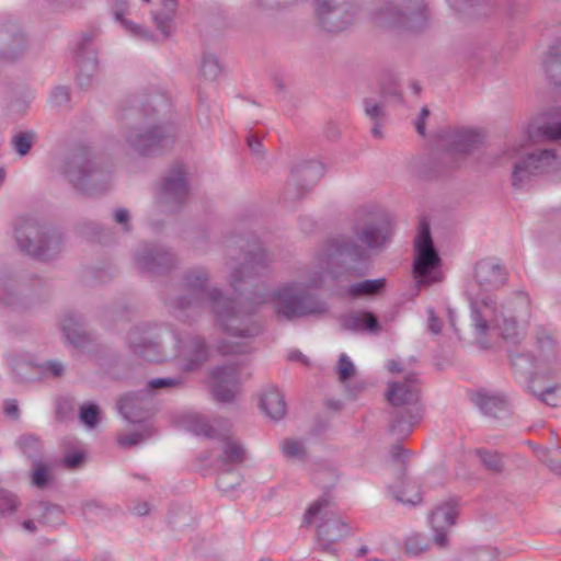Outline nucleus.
Segmentation results:
<instances>
[{"label":"nucleus","mask_w":561,"mask_h":561,"mask_svg":"<svg viewBox=\"0 0 561 561\" xmlns=\"http://www.w3.org/2000/svg\"><path fill=\"white\" fill-rule=\"evenodd\" d=\"M365 249L352 239L340 237L322 245L314 256L313 266L300 271L295 280L282 284L276 290L267 294H254L236 309L234 301L222 296L217 288H206L207 272L202 268L188 271L184 277L185 296L174 300L173 307L187 316L197 313L207 301L215 314L217 325L228 335L252 337L260 333L261 325L253 318L249 306L271 304L277 317L294 320L327 311V304L310 293L319 288L327 275L337 276L334 267L346 261H358Z\"/></svg>","instance_id":"f257e3e1"},{"label":"nucleus","mask_w":561,"mask_h":561,"mask_svg":"<svg viewBox=\"0 0 561 561\" xmlns=\"http://www.w3.org/2000/svg\"><path fill=\"white\" fill-rule=\"evenodd\" d=\"M471 321L479 337L500 335L516 342L525 334L528 301L524 295L499 304L492 295L471 298Z\"/></svg>","instance_id":"f03ea898"},{"label":"nucleus","mask_w":561,"mask_h":561,"mask_svg":"<svg viewBox=\"0 0 561 561\" xmlns=\"http://www.w3.org/2000/svg\"><path fill=\"white\" fill-rule=\"evenodd\" d=\"M147 129L142 133V157L156 156L169 149L174 140V127L164 121L150 122V116L165 118L171 112L170 99L164 94H146L142 102Z\"/></svg>","instance_id":"7ed1b4c3"},{"label":"nucleus","mask_w":561,"mask_h":561,"mask_svg":"<svg viewBox=\"0 0 561 561\" xmlns=\"http://www.w3.org/2000/svg\"><path fill=\"white\" fill-rule=\"evenodd\" d=\"M419 383L414 375H409L402 382H391L387 390V399L393 407L404 408V413L396 416L390 425L391 433L405 437L423 416L419 404Z\"/></svg>","instance_id":"20e7f679"},{"label":"nucleus","mask_w":561,"mask_h":561,"mask_svg":"<svg viewBox=\"0 0 561 561\" xmlns=\"http://www.w3.org/2000/svg\"><path fill=\"white\" fill-rule=\"evenodd\" d=\"M19 247L26 253L46 260L60 251L64 244L62 234L36 219H20L15 228Z\"/></svg>","instance_id":"39448f33"},{"label":"nucleus","mask_w":561,"mask_h":561,"mask_svg":"<svg viewBox=\"0 0 561 561\" xmlns=\"http://www.w3.org/2000/svg\"><path fill=\"white\" fill-rule=\"evenodd\" d=\"M317 520H320L317 526L318 541L324 551H335L334 545L351 533L348 524L335 513L328 497L318 499L310 504L305 513L304 523L306 525H311Z\"/></svg>","instance_id":"423d86ee"},{"label":"nucleus","mask_w":561,"mask_h":561,"mask_svg":"<svg viewBox=\"0 0 561 561\" xmlns=\"http://www.w3.org/2000/svg\"><path fill=\"white\" fill-rule=\"evenodd\" d=\"M64 173L78 191L96 194L108 187L112 173L108 168L98 165L84 153H73L65 162Z\"/></svg>","instance_id":"0eeeda50"},{"label":"nucleus","mask_w":561,"mask_h":561,"mask_svg":"<svg viewBox=\"0 0 561 561\" xmlns=\"http://www.w3.org/2000/svg\"><path fill=\"white\" fill-rule=\"evenodd\" d=\"M404 8V12L399 10L397 4L389 3L385 8L378 9L373 20L381 26L403 27L417 31L425 25L426 4L424 0H396Z\"/></svg>","instance_id":"6e6552de"},{"label":"nucleus","mask_w":561,"mask_h":561,"mask_svg":"<svg viewBox=\"0 0 561 561\" xmlns=\"http://www.w3.org/2000/svg\"><path fill=\"white\" fill-rule=\"evenodd\" d=\"M413 276L417 286L431 285L438 282L433 274L440 264V259L434 248L430 225L426 221L420 224V230L414 239Z\"/></svg>","instance_id":"1a4fd4ad"},{"label":"nucleus","mask_w":561,"mask_h":561,"mask_svg":"<svg viewBox=\"0 0 561 561\" xmlns=\"http://www.w3.org/2000/svg\"><path fill=\"white\" fill-rule=\"evenodd\" d=\"M354 228L358 240L369 250H381L392 236L391 221L376 209H362L356 214Z\"/></svg>","instance_id":"9d476101"},{"label":"nucleus","mask_w":561,"mask_h":561,"mask_svg":"<svg viewBox=\"0 0 561 561\" xmlns=\"http://www.w3.org/2000/svg\"><path fill=\"white\" fill-rule=\"evenodd\" d=\"M512 365L518 370L529 374L546 375L553 373L558 366V350L554 339L545 329L537 332V353L530 362L527 355H517L512 358Z\"/></svg>","instance_id":"9b49d317"},{"label":"nucleus","mask_w":561,"mask_h":561,"mask_svg":"<svg viewBox=\"0 0 561 561\" xmlns=\"http://www.w3.org/2000/svg\"><path fill=\"white\" fill-rule=\"evenodd\" d=\"M559 159L553 150L545 149L527 154L514 163L512 171V185L520 188L533 176L556 171L559 168Z\"/></svg>","instance_id":"f8f14e48"},{"label":"nucleus","mask_w":561,"mask_h":561,"mask_svg":"<svg viewBox=\"0 0 561 561\" xmlns=\"http://www.w3.org/2000/svg\"><path fill=\"white\" fill-rule=\"evenodd\" d=\"M117 410L123 419L124 427L117 435L122 447L136 446L140 439V397L137 392L123 394L117 402Z\"/></svg>","instance_id":"ddd939ff"},{"label":"nucleus","mask_w":561,"mask_h":561,"mask_svg":"<svg viewBox=\"0 0 561 561\" xmlns=\"http://www.w3.org/2000/svg\"><path fill=\"white\" fill-rule=\"evenodd\" d=\"M270 263L271 257L268 253L260 247L247 254L240 266L230 263V274L228 277L230 287L234 291H241L243 286L250 284L255 276L267 272Z\"/></svg>","instance_id":"4468645a"},{"label":"nucleus","mask_w":561,"mask_h":561,"mask_svg":"<svg viewBox=\"0 0 561 561\" xmlns=\"http://www.w3.org/2000/svg\"><path fill=\"white\" fill-rule=\"evenodd\" d=\"M317 12L321 26L331 33L343 31L353 23L356 14L350 0H318Z\"/></svg>","instance_id":"2eb2a0df"},{"label":"nucleus","mask_w":561,"mask_h":561,"mask_svg":"<svg viewBox=\"0 0 561 561\" xmlns=\"http://www.w3.org/2000/svg\"><path fill=\"white\" fill-rule=\"evenodd\" d=\"M188 197V184L186 172L183 165H175L163 179L159 199L160 203L170 211L179 209Z\"/></svg>","instance_id":"dca6fc26"},{"label":"nucleus","mask_w":561,"mask_h":561,"mask_svg":"<svg viewBox=\"0 0 561 561\" xmlns=\"http://www.w3.org/2000/svg\"><path fill=\"white\" fill-rule=\"evenodd\" d=\"M213 392L218 401H232L240 387V364L231 363L219 366L210 373Z\"/></svg>","instance_id":"f3484780"},{"label":"nucleus","mask_w":561,"mask_h":561,"mask_svg":"<svg viewBox=\"0 0 561 561\" xmlns=\"http://www.w3.org/2000/svg\"><path fill=\"white\" fill-rule=\"evenodd\" d=\"M458 515V504L456 500H449L438 504L430 516V524L433 535V541L440 548L448 545V531L456 523Z\"/></svg>","instance_id":"a211bd4d"},{"label":"nucleus","mask_w":561,"mask_h":561,"mask_svg":"<svg viewBox=\"0 0 561 561\" xmlns=\"http://www.w3.org/2000/svg\"><path fill=\"white\" fill-rule=\"evenodd\" d=\"M150 5L149 14L156 28L163 38H168L174 32V18L178 9V0H142Z\"/></svg>","instance_id":"6ab92c4d"},{"label":"nucleus","mask_w":561,"mask_h":561,"mask_svg":"<svg viewBox=\"0 0 561 561\" xmlns=\"http://www.w3.org/2000/svg\"><path fill=\"white\" fill-rule=\"evenodd\" d=\"M474 277L483 290H493L501 287L506 277L503 267L492 260H481L474 267Z\"/></svg>","instance_id":"aec40b11"},{"label":"nucleus","mask_w":561,"mask_h":561,"mask_svg":"<svg viewBox=\"0 0 561 561\" xmlns=\"http://www.w3.org/2000/svg\"><path fill=\"white\" fill-rule=\"evenodd\" d=\"M472 400L485 415L502 417L508 413V402L501 393L480 390L473 396Z\"/></svg>","instance_id":"412c9836"},{"label":"nucleus","mask_w":561,"mask_h":561,"mask_svg":"<svg viewBox=\"0 0 561 561\" xmlns=\"http://www.w3.org/2000/svg\"><path fill=\"white\" fill-rule=\"evenodd\" d=\"M342 328L352 332L377 334L380 325L376 316L368 311H354L342 318Z\"/></svg>","instance_id":"4be33fe9"},{"label":"nucleus","mask_w":561,"mask_h":561,"mask_svg":"<svg viewBox=\"0 0 561 561\" xmlns=\"http://www.w3.org/2000/svg\"><path fill=\"white\" fill-rule=\"evenodd\" d=\"M260 408L270 419L275 421L283 419L287 412L284 394L275 386L267 387L262 392Z\"/></svg>","instance_id":"5701e85b"},{"label":"nucleus","mask_w":561,"mask_h":561,"mask_svg":"<svg viewBox=\"0 0 561 561\" xmlns=\"http://www.w3.org/2000/svg\"><path fill=\"white\" fill-rule=\"evenodd\" d=\"M324 173V168L319 161H308L297 164L290 174V184L300 185L305 183V190L313 186Z\"/></svg>","instance_id":"b1692460"},{"label":"nucleus","mask_w":561,"mask_h":561,"mask_svg":"<svg viewBox=\"0 0 561 561\" xmlns=\"http://www.w3.org/2000/svg\"><path fill=\"white\" fill-rule=\"evenodd\" d=\"M181 353L188 362L187 368L190 370L201 366L205 360H207L209 356V350L204 339L199 336L192 337L190 341H187Z\"/></svg>","instance_id":"393cba45"},{"label":"nucleus","mask_w":561,"mask_h":561,"mask_svg":"<svg viewBox=\"0 0 561 561\" xmlns=\"http://www.w3.org/2000/svg\"><path fill=\"white\" fill-rule=\"evenodd\" d=\"M220 460L224 463H240L245 458V449L237 439L226 434L220 435Z\"/></svg>","instance_id":"a878e982"},{"label":"nucleus","mask_w":561,"mask_h":561,"mask_svg":"<svg viewBox=\"0 0 561 561\" xmlns=\"http://www.w3.org/2000/svg\"><path fill=\"white\" fill-rule=\"evenodd\" d=\"M538 130L549 140L561 139V106H554L545 114V121L538 126Z\"/></svg>","instance_id":"bb28decb"},{"label":"nucleus","mask_w":561,"mask_h":561,"mask_svg":"<svg viewBox=\"0 0 561 561\" xmlns=\"http://www.w3.org/2000/svg\"><path fill=\"white\" fill-rule=\"evenodd\" d=\"M282 455L296 462H304L308 456V448L302 439L296 437H287L279 444Z\"/></svg>","instance_id":"cd10ccee"},{"label":"nucleus","mask_w":561,"mask_h":561,"mask_svg":"<svg viewBox=\"0 0 561 561\" xmlns=\"http://www.w3.org/2000/svg\"><path fill=\"white\" fill-rule=\"evenodd\" d=\"M386 286L385 278L366 279L352 284L346 289V295L352 298L373 296L380 293Z\"/></svg>","instance_id":"c85d7f7f"},{"label":"nucleus","mask_w":561,"mask_h":561,"mask_svg":"<svg viewBox=\"0 0 561 561\" xmlns=\"http://www.w3.org/2000/svg\"><path fill=\"white\" fill-rule=\"evenodd\" d=\"M473 455L485 470L493 473H501L503 471L505 466L504 458L496 450L478 448L473 451Z\"/></svg>","instance_id":"c756f323"},{"label":"nucleus","mask_w":561,"mask_h":561,"mask_svg":"<svg viewBox=\"0 0 561 561\" xmlns=\"http://www.w3.org/2000/svg\"><path fill=\"white\" fill-rule=\"evenodd\" d=\"M62 332L71 344L81 347L87 341L85 333L82 331L79 320L73 314H67L61 320Z\"/></svg>","instance_id":"7c9ffc66"},{"label":"nucleus","mask_w":561,"mask_h":561,"mask_svg":"<svg viewBox=\"0 0 561 561\" xmlns=\"http://www.w3.org/2000/svg\"><path fill=\"white\" fill-rule=\"evenodd\" d=\"M392 492L398 502L407 505H416L422 500L420 488L412 481H404L402 488Z\"/></svg>","instance_id":"2f4dec72"},{"label":"nucleus","mask_w":561,"mask_h":561,"mask_svg":"<svg viewBox=\"0 0 561 561\" xmlns=\"http://www.w3.org/2000/svg\"><path fill=\"white\" fill-rule=\"evenodd\" d=\"M481 142L480 134L472 130H459L455 133L454 145L455 150L459 152H468Z\"/></svg>","instance_id":"473e14b6"},{"label":"nucleus","mask_w":561,"mask_h":561,"mask_svg":"<svg viewBox=\"0 0 561 561\" xmlns=\"http://www.w3.org/2000/svg\"><path fill=\"white\" fill-rule=\"evenodd\" d=\"M170 255L165 252H156L142 254V271L162 272L170 265Z\"/></svg>","instance_id":"72a5a7b5"},{"label":"nucleus","mask_w":561,"mask_h":561,"mask_svg":"<svg viewBox=\"0 0 561 561\" xmlns=\"http://www.w3.org/2000/svg\"><path fill=\"white\" fill-rule=\"evenodd\" d=\"M112 9L115 15V19L122 23L126 32L133 36H137L139 34V27L137 24L129 22L125 15L128 11V4L126 0H113Z\"/></svg>","instance_id":"f704fd0d"},{"label":"nucleus","mask_w":561,"mask_h":561,"mask_svg":"<svg viewBox=\"0 0 561 561\" xmlns=\"http://www.w3.org/2000/svg\"><path fill=\"white\" fill-rule=\"evenodd\" d=\"M546 72L561 84V42L551 47L550 55L545 62Z\"/></svg>","instance_id":"c9c22d12"},{"label":"nucleus","mask_w":561,"mask_h":561,"mask_svg":"<svg viewBox=\"0 0 561 561\" xmlns=\"http://www.w3.org/2000/svg\"><path fill=\"white\" fill-rule=\"evenodd\" d=\"M77 64L80 69V80H82L83 75L87 77L93 76L98 69V61L94 50L85 48L81 54L78 55Z\"/></svg>","instance_id":"e433bc0d"},{"label":"nucleus","mask_w":561,"mask_h":561,"mask_svg":"<svg viewBox=\"0 0 561 561\" xmlns=\"http://www.w3.org/2000/svg\"><path fill=\"white\" fill-rule=\"evenodd\" d=\"M201 71L208 80L217 79L221 72L217 57L210 53H205L202 57Z\"/></svg>","instance_id":"4c0bfd02"},{"label":"nucleus","mask_w":561,"mask_h":561,"mask_svg":"<svg viewBox=\"0 0 561 561\" xmlns=\"http://www.w3.org/2000/svg\"><path fill=\"white\" fill-rule=\"evenodd\" d=\"M34 140H35V134L32 133V131H22V133H19L16 134L11 142H12V146L14 148V150L20 154V156H25L31 147L33 146L34 144Z\"/></svg>","instance_id":"58836bf2"},{"label":"nucleus","mask_w":561,"mask_h":561,"mask_svg":"<svg viewBox=\"0 0 561 561\" xmlns=\"http://www.w3.org/2000/svg\"><path fill=\"white\" fill-rule=\"evenodd\" d=\"M100 410L94 403H84L80 407V421L89 428H93L99 422Z\"/></svg>","instance_id":"ea45409f"},{"label":"nucleus","mask_w":561,"mask_h":561,"mask_svg":"<svg viewBox=\"0 0 561 561\" xmlns=\"http://www.w3.org/2000/svg\"><path fill=\"white\" fill-rule=\"evenodd\" d=\"M336 371L341 382L347 381L352 376L355 375V366L346 354H341L336 364Z\"/></svg>","instance_id":"a19ab883"},{"label":"nucleus","mask_w":561,"mask_h":561,"mask_svg":"<svg viewBox=\"0 0 561 561\" xmlns=\"http://www.w3.org/2000/svg\"><path fill=\"white\" fill-rule=\"evenodd\" d=\"M539 399L550 407H557L561 403V385L547 387L538 393Z\"/></svg>","instance_id":"79ce46f5"},{"label":"nucleus","mask_w":561,"mask_h":561,"mask_svg":"<svg viewBox=\"0 0 561 561\" xmlns=\"http://www.w3.org/2000/svg\"><path fill=\"white\" fill-rule=\"evenodd\" d=\"M49 467L43 462L33 466L32 482L38 488H44L49 482Z\"/></svg>","instance_id":"37998d69"},{"label":"nucleus","mask_w":561,"mask_h":561,"mask_svg":"<svg viewBox=\"0 0 561 561\" xmlns=\"http://www.w3.org/2000/svg\"><path fill=\"white\" fill-rule=\"evenodd\" d=\"M540 457L552 472L561 474V449L542 450Z\"/></svg>","instance_id":"c03bdc74"},{"label":"nucleus","mask_w":561,"mask_h":561,"mask_svg":"<svg viewBox=\"0 0 561 561\" xmlns=\"http://www.w3.org/2000/svg\"><path fill=\"white\" fill-rule=\"evenodd\" d=\"M216 351L226 356L244 353L247 351V346L243 343H232L227 340H221L216 344Z\"/></svg>","instance_id":"a18cd8bd"},{"label":"nucleus","mask_w":561,"mask_h":561,"mask_svg":"<svg viewBox=\"0 0 561 561\" xmlns=\"http://www.w3.org/2000/svg\"><path fill=\"white\" fill-rule=\"evenodd\" d=\"M427 547V540L420 535L409 537L405 542L407 552L413 556L422 553Z\"/></svg>","instance_id":"49530a36"},{"label":"nucleus","mask_w":561,"mask_h":561,"mask_svg":"<svg viewBox=\"0 0 561 561\" xmlns=\"http://www.w3.org/2000/svg\"><path fill=\"white\" fill-rule=\"evenodd\" d=\"M365 113L374 121L379 119L383 115L382 107L373 100H365Z\"/></svg>","instance_id":"de8ad7c7"},{"label":"nucleus","mask_w":561,"mask_h":561,"mask_svg":"<svg viewBox=\"0 0 561 561\" xmlns=\"http://www.w3.org/2000/svg\"><path fill=\"white\" fill-rule=\"evenodd\" d=\"M178 385H180V379L176 378H154L148 382L150 389L168 388Z\"/></svg>","instance_id":"09e8293b"},{"label":"nucleus","mask_w":561,"mask_h":561,"mask_svg":"<svg viewBox=\"0 0 561 561\" xmlns=\"http://www.w3.org/2000/svg\"><path fill=\"white\" fill-rule=\"evenodd\" d=\"M195 432L199 435H205L207 437L215 436V427L214 425L209 424L206 420L203 417H197V424L195 427Z\"/></svg>","instance_id":"8fccbe9b"},{"label":"nucleus","mask_w":561,"mask_h":561,"mask_svg":"<svg viewBox=\"0 0 561 561\" xmlns=\"http://www.w3.org/2000/svg\"><path fill=\"white\" fill-rule=\"evenodd\" d=\"M84 455L81 451H73L65 456L64 465L67 468H77L83 461Z\"/></svg>","instance_id":"3c124183"},{"label":"nucleus","mask_w":561,"mask_h":561,"mask_svg":"<svg viewBox=\"0 0 561 561\" xmlns=\"http://www.w3.org/2000/svg\"><path fill=\"white\" fill-rule=\"evenodd\" d=\"M69 99V91L65 87H57L51 92V100L55 104L61 105Z\"/></svg>","instance_id":"603ef678"},{"label":"nucleus","mask_w":561,"mask_h":561,"mask_svg":"<svg viewBox=\"0 0 561 561\" xmlns=\"http://www.w3.org/2000/svg\"><path fill=\"white\" fill-rule=\"evenodd\" d=\"M142 359L154 362L160 358L157 355V343H149L148 345L142 341Z\"/></svg>","instance_id":"864d4df0"},{"label":"nucleus","mask_w":561,"mask_h":561,"mask_svg":"<svg viewBox=\"0 0 561 561\" xmlns=\"http://www.w3.org/2000/svg\"><path fill=\"white\" fill-rule=\"evenodd\" d=\"M494 553L486 548L477 549L472 556L470 561H494Z\"/></svg>","instance_id":"5fc2aeb1"},{"label":"nucleus","mask_w":561,"mask_h":561,"mask_svg":"<svg viewBox=\"0 0 561 561\" xmlns=\"http://www.w3.org/2000/svg\"><path fill=\"white\" fill-rule=\"evenodd\" d=\"M428 330L433 334H439L442 331L440 320L436 317L433 309H428Z\"/></svg>","instance_id":"6e6d98bb"},{"label":"nucleus","mask_w":561,"mask_h":561,"mask_svg":"<svg viewBox=\"0 0 561 561\" xmlns=\"http://www.w3.org/2000/svg\"><path fill=\"white\" fill-rule=\"evenodd\" d=\"M233 476L232 472L230 471H226V472H222L218 479H217V485L219 489H221L222 491L227 492L229 491L230 489H232L234 486V483H229V478Z\"/></svg>","instance_id":"4d7b16f0"},{"label":"nucleus","mask_w":561,"mask_h":561,"mask_svg":"<svg viewBox=\"0 0 561 561\" xmlns=\"http://www.w3.org/2000/svg\"><path fill=\"white\" fill-rule=\"evenodd\" d=\"M430 111L426 106L421 110V113L415 121V128L420 135H425V119L428 117Z\"/></svg>","instance_id":"13d9d810"},{"label":"nucleus","mask_w":561,"mask_h":561,"mask_svg":"<svg viewBox=\"0 0 561 561\" xmlns=\"http://www.w3.org/2000/svg\"><path fill=\"white\" fill-rule=\"evenodd\" d=\"M115 220L124 226V230L128 231L129 213L126 209L119 208L114 214Z\"/></svg>","instance_id":"bf43d9fd"},{"label":"nucleus","mask_w":561,"mask_h":561,"mask_svg":"<svg viewBox=\"0 0 561 561\" xmlns=\"http://www.w3.org/2000/svg\"><path fill=\"white\" fill-rule=\"evenodd\" d=\"M473 0H447L450 8L457 12H462L472 5Z\"/></svg>","instance_id":"052dcab7"},{"label":"nucleus","mask_w":561,"mask_h":561,"mask_svg":"<svg viewBox=\"0 0 561 561\" xmlns=\"http://www.w3.org/2000/svg\"><path fill=\"white\" fill-rule=\"evenodd\" d=\"M5 415L16 417L19 413L18 403L15 400H7L3 407Z\"/></svg>","instance_id":"680f3d73"},{"label":"nucleus","mask_w":561,"mask_h":561,"mask_svg":"<svg viewBox=\"0 0 561 561\" xmlns=\"http://www.w3.org/2000/svg\"><path fill=\"white\" fill-rule=\"evenodd\" d=\"M248 146L254 154H260L262 152V144L255 135H249Z\"/></svg>","instance_id":"e2e57ef3"},{"label":"nucleus","mask_w":561,"mask_h":561,"mask_svg":"<svg viewBox=\"0 0 561 561\" xmlns=\"http://www.w3.org/2000/svg\"><path fill=\"white\" fill-rule=\"evenodd\" d=\"M522 148L523 145L508 146L503 150V154L506 156L508 159H515L519 156V151Z\"/></svg>","instance_id":"0e129e2a"},{"label":"nucleus","mask_w":561,"mask_h":561,"mask_svg":"<svg viewBox=\"0 0 561 561\" xmlns=\"http://www.w3.org/2000/svg\"><path fill=\"white\" fill-rule=\"evenodd\" d=\"M139 341H140V336H139V333L138 331L136 330L135 332H133L129 336H128V344H129V347L130 350L137 354L138 353V348H139Z\"/></svg>","instance_id":"69168bd1"},{"label":"nucleus","mask_w":561,"mask_h":561,"mask_svg":"<svg viewBox=\"0 0 561 561\" xmlns=\"http://www.w3.org/2000/svg\"><path fill=\"white\" fill-rule=\"evenodd\" d=\"M47 368L55 376H60L64 373V369H65L64 365L61 363H59V362H50V363H48Z\"/></svg>","instance_id":"338daca9"},{"label":"nucleus","mask_w":561,"mask_h":561,"mask_svg":"<svg viewBox=\"0 0 561 561\" xmlns=\"http://www.w3.org/2000/svg\"><path fill=\"white\" fill-rule=\"evenodd\" d=\"M405 454V450L400 445L393 448V459L396 461H404Z\"/></svg>","instance_id":"774afa93"}]
</instances>
